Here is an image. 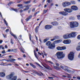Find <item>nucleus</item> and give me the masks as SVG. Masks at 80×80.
<instances>
[{
	"label": "nucleus",
	"mask_w": 80,
	"mask_h": 80,
	"mask_svg": "<svg viewBox=\"0 0 80 80\" xmlns=\"http://www.w3.org/2000/svg\"><path fill=\"white\" fill-rule=\"evenodd\" d=\"M34 54L35 56V57L36 58L38 59V55H37V52H36V51H35V50H34Z\"/></svg>",
	"instance_id": "22"
},
{
	"label": "nucleus",
	"mask_w": 80,
	"mask_h": 80,
	"mask_svg": "<svg viewBox=\"0 0 80 80\" xmlns=\"http://www.w3.org/2000/svg\"><path fill=\"white\" fill-rule=\"evenodd\" d=\"M54 40H55V39H54V38H53V39H51V41H54Z\"/></svg>",
	"instance_id": "52"
},
{
	"label": "nucleus",
	"mask_w": 80,
	"mask_h": 80,
	"mask_svg": "<svg viewBox=\"0 0 80 80\" xmlns=\"http://www.w3.org/2000/svg\"><path fill=\"white\" fill-rule=\"evenodd\" d=\"M70 38H75L77 36V32H72L71 33L69 34Z\"/></svg>",
	"instance_id": "7"
},
{
	"label": "nucleus",
	"mask_w": 80,
	"mask_h": 80,
	"mask_svg": "<svg viewBox=\"0 0 80 80\" xmlns=\"http://www.w3.org/2000/svg\"><path fill=\"white\" fill-rule=\"evenodd\" d=\"M63 38H65V39H67V38H70L69 33H67L66 35H63Z\"/></svg>",
	"instance_id": "13"
},
{
	"label": "nucleus",
	"mask_w": 80,
	"mask_h": 80,
	"mask_svg": "<svg viewBox=\"0 0 80 80\" xmlns=\"http://www.w3.org/2000/svg\"><path fill=\"white\" fill-rule=\"evenodd\" d=\"M16 60V59H12L10 58L8 60H5V61L7 62H13L14 61H15Z\"/></svg>",
	"instance_id": "14"
},
{
	"label": "nucleus",
	"mask_w": 80,
	"mask_h": 80,
	"mask_svg": "<svg viewBox=\"0 0 80 80\" xmlns=\"http://www.w3.org/2000/svg\"><path fill=\"white\" fill-rule=\"evenodd\" d=\"M35 63L36 64V65H38V66L40 67H41V68H43V67L41 66L39 64V63H38V62H35Z\"/></svg>",
	"instance_id": "30"
},
{
	"label": "nucleus",
	"mask_w": 80,
	"mask_h": 80,
	"mask_svg": "<svg viewBox=\"0 0 80 80\" xmlns=\"http://www.w3.org/2000/svg\"><path fill=\"white\" fill-rule=\"evenodd\" d=\"M21 22L22 24H23V19H21Z\"/></svg>",
	"instance_id": "62"
},
{
	"label": "nucleus",
	"mask_w": 80,
	"mask_h": 80,
	"mask_svg": "<svg viewBox=\"0 0 80 80\" xmlns=\"http://www.w3.org/2000/svg\"><path fill=\"white\" fill-rule=\"evenodd\" d=\"M2 35L4 37V38H7V35L5 34V35H4V34H2Z\"/></svg>",
	"instance_id": "45"
},
{
	"label": "nucleus",
	"mask_w": 80,
	"mask_h": 80,
	"mask_svg": "<svg viewBox=\"0 0 80 80\" xmlns=\"http://www.w3.org/2000/svg\"><path fill=\"white\" fill-rule=\"evenodd\" d=\"M1 48H2V50H4L5 49V48L3 47H2V46H1Z\"/></svg>",
	"instance_id": "60"
},
{
	"label": "nucleus",
	"mask_w": 80,
	"mask_h": 80,
	"mask_svg": "<svg viewBox=\"0 0 80 80\" xmlns=\"http://www.w3.org/2000/svg\"><path fill=\"white\" fill-rule=\"evenodd\" d=\"M52 28L53 26L50 25H47L45 26V28L46 30H50V29Z\"/></svg>",
	"instance_id": "9"
},
{
	"label": "nucleus",
	"mask_w": 80,
	"mask_h": 80,
	"mask_svg": "<svg viewBox=\"0 0 80 80\" xmlns=\"http://www.w3.org/2000/svg\"><path fill=\"white\" fill-rule=\"evenodd\" d=\"M5 48H8V47L7 45H5Z\"/></svg>",
	"instance_id": "61"
},
{
	"label": "nucleus",
	"mask_w": 80,
	"mask_h": 80,
	"mask_svg": "<svg viewBox=\"0 0 80 80\" xmlns=\"http://www.w3.org/2000/svg\"><path fill=\"white\" fill-rule=\"evenodd\" d=\"M11 43H12V44L14 43H13V40L12 39H11Z\"/></svg>",
	"instance_id": "39"
},
{
	"label": "nucleus",
	"mask_w": 80,
	"mask_h": 80,
	"mask_svg": "<svg viewBox=\"0 0 80 80\" xmlns=\"http://www.w3.org/2000/svg\"><path fill=\"white\" fill-rule=\"evenodd\" d=\"M10 34H11V35L12 36H13L14 37V38H15L16 39H17V36L13 34V33H12V32H10Z\"/></svg>",
	"instance_id": "27"
},
{
	"label": "nucleus",
	"mask_w": 80,
	"mask_h": 80,
	"mask_svg": "<svg viewBox=\"0 0 80 80\" xmlns=\"http://www.w3.org/2000/svg\"><path fill=\"white\" fill-rule=\"evenodd\" d=\"M43 53H44V55L45 56H47V53H45V52H43Z\"/></svg>",
	"instance_id": "53"
},
{
	"label": "nucleus",
	"mask_w": 80,
	"mask_h": 80,
	"mask_svg": "<svg viewBox=\"0 0 80 80\" xmlns=\"http://www.w3.org/2000/svg\"><path fill=\"white\" fill-rule=\"evenodd\" d=\"M48 9H47L46 10L45 9L44 11H43V14H45V13H47V11H48Z\"/></svg>",
	"instance_id": "31"
},
{
	"label": "nucleus",
	"mask_w": 80,
	"mask_h": 80,
	"mask_svg": "<svg viewBox=\"0 0 80 80\" xmlns=\"http://www.w3.org/2000/svg\"><path fill=\"white\" fill-rule=\"evenodd\" d=\"M71 5V3L68 2H65L62 3V5L64 7H66L68 6H69Z\"/></svg>",
	"instance_id": "8"
},
{
	"label": "nucleus",
	"mask_w": 80,
	"mask_h": 80,
	"mask_svg": "<svg viewBox=\"0 0 80 80\" xmlns=\"http://www.w3.org/2000/svg\"><path fill=\"white\" fill-rule=\"evenodd\" d=\"M35 72L36 74L38 75H39V76H42V75H41V74L40 73H38V72Z\"/></svg>",
	"instance_id": "33"
},
{
	"label": "nucleus",
	"mask_w": 80,
	"mask_h": 80,
	"mask_svg": "<svg viewBox=\"0 0 80 80\" xmlns=\"http://www.w3.org/2000/svg\"><path fill=\"white\" fill-rule=\"evenodd\" d=\"M77 38L78 40H80V35H78L77 37Z\"/></svg>",
	"instance_id": "36"
},
{
	"label": "nucleus",
	"mask_w": 80,
	"mask_h": 80,
	"mask_svg": "<svg viewBox=\"0 0 80 80\" xmlns=\"http://www.w3.org/2000/svg\"><path fill=\"white\" fill-rule=\"evenodd\" d=\"M62 41V39H59L58 40H57L54 42L55 43H60Z\"/></svg>",
	"instance_id": "18"
},
{
	"label": "nucleus",
	"mask_w": 80,
	"mask_h": 80,
	"mask_svg": "<svg viewBox=\"0 0 80 80\" xmlns=\"http://www.w3.org/2000/svg\"><path fill=\"white\" fill-rule=\"evenodd\" d=\"M53 68L54 69H56V70H58L59 69L58 67L57 66H53Z\"/></svg>",
	"instance_id": "32"
},
{
	"label": "nucleus",
	"mask_w": 80,
	"mask_h": 80,
	"mask_svg": "<svg viewBox=\"0 0 80 80\" xmlns=\"http://www.w3.org/2000/svg\"><path fill=\"white\" fill-rule=\"evenodd\" d=\"M2 53H5V51L3 50L2 52Z\"/></svg>",
	"instance_id": "49"
},
{
	"label": "nucleus",
	"mask_w": 80,
	"mask_h": 80,
	"mask_svg": "<svg viewBox=\"0 0 80 80\" xmlns=\"http://www.w3.org/2000/svg\"><path fill=\"white\" fill-rule=\"evenodd\" d=\"M38 55H42V53H40V52H38Z\"/></svg>",
	"instance_id": "59"
},
{
	"label": "nucleus",
	"mask_w": 80,
	"mask_h": 80,
	"mask_svg": "<svg viewBox=\"0 0 80 80\" xmlns=\"http://www.w3.org/2000/svg\"><path fill=\"white\" fill-rule=\"evenodd\" d=\"M64 10L65 11L60 12H59V13L63 16H67V15H68V13H72L73 12L72 8H65L64 9Z\"/></svg>",
	"instance_id": "1"
},
{
	"label": "nucleus",
	"mask_w": 80,
	"mask_h": 80,
	"mask_svg": "<svg viewBox=\"0 0 80 80\" xmlns=\"http://www.w3.org/2000/svg\"><path fill=\"white\" fill-rule=\"evenodd\" d=\"M43 66L44 67V68H46V69H48V70H49V68H50V67L49 66H48V68L44 65H43Z\"/></svg>",
	"instance_id": "35"
},
{
	"label": "nucleus",
	"mask_w": 80,
	"mask_h": 80,
	"mask_svg": "<svg viewBox=\"0 0 80 80\" xmlns=\"http://www.w3.org/2000/svg\"><path fill=\"white\" fill-rule=\"evenodd\" d=\"M38 13V12H36L35 13H34V16L33 17H35V16H36V14H37V13Z\"/></svg>",
	"instance_id": "41"
},
{
	"label": "nucleus",
	"mask_w": 80,
	"mask_h": 80,
	"mask_svg": "<svg viewBox=\"0 0 80 80\" xmlns=\"http://www.w3.org/2000/svg\"><path fill=\"white\" fill-rule=\"evenodd\" d=\"M13 10L15 11V12H17V9H13Z\"/></svg>",
	"instance_id": "47"
},
{
	"label": "nucleus",
	"mask_w": 80,
	"mask_h": 80,
	"mask_svg": "<svg viewBox=\"0 0 80 80\" xmlns=\"http://www.w3.org/2000/svg\"><path fill=\"white\" fill-rule=\"evenodd\" d=\"M29 40L31 41L32 44H35V41L32 40L31 34H30L29 36Z\"/></svg>",
	"instance_id": "17"
},
{
	"label": "nucleus",
	"mask_w": 80,
	"mask_h": 80,
	"mask_svg": "<svg viewBox=\"0 0 80 80\" xmlns=\"http://www.w3.org/2000/svg\"><path fill=\"white\" fill-rule=\"evenodd\" d=\"M30 7V5L25 6V7L26 8H25L23 9V11H25V10H28V9H29V8H29V7Z\"/></svg>",
	"instance_id": "20"
},
{
	"label": "nucleus",
	"mask_w": 80,
	"mask_h": 80,
	"mask_svg": "<svg viewBox=\"0 0 80 80\" xmlns=\"http://www.w3.org/2000/svg\"><path fill=\"white\" fill-rule=\"evenodd\" d=\"M53 38L55 40H58V39H59V36H56L53 37Z\"/></svg>",
	"instance_id": "26"
},
{
	"label": "nucleus",
	"mask_w": 80,
	"mask_h": 80,
	"mask_svg": "<svg viewBox=\"0 0 80 80\" xmlns=\"http://www.w3.org/2000/svg\"><path fill=\"white\" fill-rule=\"evenodd\" d=\"M79 45L76 48L77 51H80V42L78 43Z\"/></svg>",
	"instance_id": "21"
},
{
	"label": "nucleus",
	"mask_w": 80,
	"mask_h": 80,
	"mask_svg": "<svg viewBox=\"0 0 80 80\" xmlns=\"http://www.w3.org/2000/svg\"><path fill=\"white\" fill-rule=\"evenodd\" d=\"M57 49L58 50H63L66 49V47L62 46V47H60V46H58L57 47Z\"/></svg>",
	"instance_id": "10"
},
{
	"label": "nucleus",
	"mask_w": 80,
	"mask_h": 80,
	"mask_svg": "<svg viewBox=\"0 0 80 80\" xmlns=\"http://www.w3.org/2000/svg\"><path fill=\"white\" fill-rule=\"evenodd\" d=\"M63 43H64V44H70V42L68 40H65L63 41Z\"/></svg>",
	"instance_id": "16"
},
{
	"label": "nucleus",
	"mask_w": 80,
	"mask_h": 80,
	"mask_svg": "<svg viewBox=\"0 0 80 80\" xmlns=\"http://www.w3.org/2000/svg\"><path fill=\"white\" fill-rule=\"evenodd\" d=\"M0 75L1 77H4L5 76V72H0Z\"/></svg>",
	"instance_id": "23"
},
{
	"label": "nucleus",
	"mask_w": 80,
	"mask_h": 80,
	"mask_svg": "<svg viewBox=\"0 0 80 80\" xmlns=\"http://www.w3.org/2000/svg\"><path fill=\"white\" fill-rule=\"evenodd\" d=\"M77 79L78 80H80V77H77Z\"/></svg>",
	"instance_id": "54"
},
{
	"label": "nucleus",
	"mask_w": 80,
	"mask_h": 80,
	"mask_svg": "<svg viewBox=\"0 0 80 80\" xmlns=\"http://www.w3.org/2000/svg\"><path fill=\"white\" fill-rule=\"evenodd\" d=\"M35 37H36V40L37 41V40H38V38H37V36L35 35Z\"/></svg>",
	"instance_id": "57"
},
{
	"label": "nucleus",
	"mask_w": 80,
	"mask_h": 80,
	"mask_svg": "<svg viewBox=\"0 0 80 80\" xmlns=\"http://www.w3.org/2000/svg\"><path fill=\"white\" fill-rule=\"evenodd\" d=\"M12 51H13V49H9L8 50V52H12Z\"/></svg>",
	"instance_id": "38"
},
{
	"label": "nucleus",
	"mask_w": 80,
	"mask_h": 80,
	"mask_svg": "<svg viewBox=\"0 0 80 80\" xmlns=\"http://www.w3.org/2000/svg\"><path fill=\"white\" fill-rule=\"evenodd\" d=\"M21 51L22 52V53H24V51H23V49H21Z\"/></svg>",
	"instance_id": "56"
},
{
	"label": "nucleus",
	"mask_w": 80,
	"mask_h": 80,
	"mask_svg": "<svg viewBox=\"0 0 80 80\" xmlns=\"http://www.w3.org/2000/svg\"><path fill=\"white\" fill-rule=\"evenodd\" d=\"M71 3H72V4H75V2L73 1H71Z\"/></svg>",
	"instance_id": "37"
},
{
	"label": "nucleus",
	"mask_w": 80,
	"mask_h": 80,
	"mask_svg": "<svg viewBox=\"0 0 80 80\" xmlns=\"http://www.w3.org/2000/svg\"><path fill=\"white\" fill-rule=\"evenodd\" d=\"M47 2L48 3H50V2H52V0H47Z\"/></svg>",
	"instance_id": "40"
},
{
	"label": "nucleus",
	"mask_w": 80,
	"mask_h": 80,
	"mask_svg": "<svg viewBox=\"0 0 80 80\" xmlns=\"http://www.w3.org/2000/svg\"><path fill=\"white\" fill-rule=\"evenodd\" d=\"M56 65H57V66H58V67H59V64L57 63L56 64Z\"/></svg>",
	"instance_id": "64"
},
{
	"label": "nucleus",
	"mask_w": 80,
	"mask_h": 80,
	"mask_svg": "<svg viewBox=\"0 0 80 80\" xmlns=\"http://www.w3.org/2000/svg\"><path fill=\"white\" fill-rule=\"evenodd\" d=\"M77 17H78V20H80V15H78V16H77Z\"/></svg>",
	"instance_id": "42"
},
{
	"label": "nucleus",
	"mask_w": 80,
	"mask_h": 80,
	"mask_svg": "<svg viewBox=\"0 0 80 80\" xmlns=\"http://www.w3.org/2000/svg\"><path fill=\"white\" fill-rule=\"evenodd\" d=\"M48 40H49V39L48 38H46V39H44L43 40L44 42L46 43V42H47V41H48Z\"/></svg>",
	"instance_id": "29"
},
{
	"label": "nucleus",
	"mask_w": 80,
	"mask_h": 80,
	"mask_svg": "<svg viewBox=\"0 0 80 80\" xmlns=\"http://www.w3.org/2000/svg\"><path fill=\"white\" fill-rule=\"evenodd\" d=\"M42 22H43V20L39 24V26H38L36 27L35 29V32H36V33H38V28H39V26H40V25H41V23H42Z\"/></svg>",
	"instance_id": "12"
},
{
	"label": "nucleus",
	"mask_w": 80,
	"mask_h": 80,
	"mask_svg": "<svg viewBox=\"0 0 80 80\" xmlns=\"http://www.w3.org/2000/svg\"><path fill=\"white\" fill-rule=\"evenodd\" d=\"M48 62H49L50 63H51V64H53V62H52L50 61H48Z\"/></svg>",
	"instance_id": "51"
},
{
	"label": "nucleus",
	"mask_w": 80,
	"mask_h": 80,
	"mask_svg": "<svg viewBox=\"0 0 80 80\" xmlns=\"http://www.w3.org/2000/svg\"><path fill=\"white\" fill-rule=\"evenodd\" d=\"M2 42H3V41L2 40H0V43H2Z\"/></svg>",
	"instance_id": "63"
},
{
	"label": "nucleus",
	"mask_w": 80,
	"mask_h": 80,
	"mask_svg": "<svg viewBox=\"0 0 80 80\" xmlns=\"http://www.w3.org/2000/svg\"><path fill=\"white\" fill-rule=\"evenodd\" d=\"M32 18V15H30L26 19V20L27 22H28V20H30Z\"/></svg>",
	"instance_id": "19"
},
{
	"label": "nucleus",
	"mask_w": 80,
	"mask_h": 80,
	"mask_svg": "<svg viewBox=\"0 0 80 80\" xmlns=\"http://www.w3.org/2000/svg\"><path fill=\"white\" fill-rule=\"evenodd\" d=\"M29 64L30 66H31V67H32L33 68H36V66L33 65V64L32 63H30Z\"/></svg>",
	"instance_id": "24"
},
{
	"label": "nucleus",
	"mask_w": 80,
	"mask_h": 80,
	"mask_svg": "<svg viewBox=\"0 0 80 80\" xmlns=\"http://www.w3.org/2000/svg\"><path fill=\"white\" fill-rule=\"evenodd\" d=\"M55 55L57 56L58 59H62V58H63L65 57V54H63V52H58Z\"/></svg>",
	"instance_id": "2"
},
{
	"label": "nucleus",
	"mask_w": 80,
	"mask_h": 80,
	"mask_svg": "<svg viewBox=\"0 0 80 80\" xmlns=\"http://www.w3.org/2000/svg\"><path fill=\"white\" fill-rule=\"evenodd\" d=\"M13 3V2H10L8 4V5H10L11 4H12Z\"/></svg>",
	"instance_id": "43"
},
{
	"label": "nucleus",
	"mask_w": 80,
	"mask_h": 80,
	"mask_svg": "<svg viewBox=\"0 0 80 80\" xmlns=\"http://www.w3.org/2000/svg\"><path fill=\"white\" fill-rule=\"evenodd\" d=\"M70 27L71 28H74L78 26V22H70Z\"/></svg>",
	"instance_id": "4"
},
{
	"label": "nucleus",
	"mask_w": 80,
	"mask_h": 80,
	"mask_svg": "<svg viewBox=\"0 0 80 80\" xmlns=\"http://www.w3.org/2000/svg\"><path fill=\"white\" fill-rule=\"evenodd\" d=\"M32 12H35V8H33L32 10Z\"/></svg>",
	"instance_id": "50"
},
{
	"label": "nucleus",
	"mask_w": 80,
	"mask_h": 80,
	"mask_svg": "<svg viewBox=\"0 0 80 80\" xmlns=\"http://www.w3.org/2000/svg\"><path fill=\"white\" fill-rule=\"evenodd\" d=\"M68 58L70 60H73L74 58V53L73 52H71L70 53L68 54Z\"/></svg>",
	"instance_id": "6"
},
{
	"label": "nucleus",
	"mask_w": 80,
	"mask_h": 80,
	"mask_svg": "<svg viewBox=\"0 0 80 80\" xmlns=\"http://www.w3.org/2000/svg\"><path fill=\"white\" fill-rule=\"evenodd\" d=\"M8 31H9V29H8L6 30V32L8 33Z\"/></svg>",
	"instance_id": "48"
},
{
	"label": "nucleus",
	"mask_w": 80,
	"mask_h": 80,
	"mask_svg": "<svg viewBox=\"0 0 80 80\" xmlns=\"http://www.w3.org/2000/svg\"><path fill=\"white\" fill-rule=\"evenodd\" d=\"M3 20L4 21L5 23V24L7 25V26H8V23H7V21H6L5 19H4Z\"/></svg>",
	"instance_id": "34"
},
{
	"label": "nucleus",
	"mask_w": 80,
	"mask_h": 80,
	"mask_svg": "<svg viewBox=\"0 0 80 80\" xmlns=\"http://www.w3.org/2000/svg\"><path fill=\"white\" fill-rule=\"evenodd\" d=\"M64 71H68V73H70L72 72V71L69 69H68L67 68H66L64 69Z\"/></svg>",
	"instance_id": "25"
},
{
	"label": "nucleus",
	"mask_w": 80,
	"mask_h": 80,
	"mask_svg": "<svg viewBox=\"0 0 80 80\" xmlns=\"http://www.w3.org/2000/svg\"><path fill=\"white\" fill-rule=\"evenodd\" d=\"M8 65H10V66H11L12 65V64L11 63H10V64H8V65H7L6 66H8Z\"/></svg>",
	"instance_id": "58"
},
{
	"label": "nucleus",
	"mask_w": 80,
	"mask_h": 80,
	"mask_svg": "<svg viewBox=\"0 0 80 80\" xmlns=\"http://www.w3.org/2000/svg\"><path fill=\"white\" fill-rule=\"evenodd\" d=\"M53 5V3L51 4L50 5V7H52Z\"/></svg>",
	"instance_id": "44"
},
{
	"label": "nucleus",
	"mask_w": 80,
	"mask_h": 80,
	"mask_svg": "<svg viewBox=\"0 0 80 80\" xmlns=\"http://www.w3.org/2000/svg\"><path fill=\"white\" fill-rule=\"evenodd\" d=\"M51 24L53 26H57L58 25V23L57 22L55 21L51 22Z\"/></svg>",
	"instance_id": "15"
},
{
	"label": "nucleus",
	"mask_w": 80,
	"mask_h": 80,
	"mask_svg": "<svg viewBox=\"0 0 80 80\" xmlns=\"http://www.w3.org/2000/svg\"><path fill=\"white\" fill-rule=\"evenodd\" d=\"M31 2V0H29V1H27L26 2H23V3H25V4H28V3H30V2Z\"/></svg>",
	"instance_id": "28"
},
{
	"label": "nucleus",
	"mask_w": 80,
	"mask_h": 80,
	"mask_svg": "<svg viewBox=\"0 0 80 80\" xmlns=\"http://www.w3.org/2000/svg\"><path fill=\"white\" fill-rule=\"evenodd\" d=\"M33 2L35 3H37V0H34Z\"/></svg>",
	"instance_id": "55"
},
{
	"label": "nucleus",
	"mask_w": 80,
	"mask_h": 80,
	"mask_svg": "<svg viewBox=\"0 0 80 80\" xmlns=\"http://www.w3.org/2000/svg\"><path fill=\"white\" fill-rule=\"evenodd\" d=\"M71 8L72 9V10H74V11H77L78 10V8L77 6H72L71 7Z\"/></svg>",
	"instance_id": "11"
},
{
	"label": "nucleus",
	"mask_w": 80,
	"mask_h": 80,
	"mask_svg": "<svg viewBox=\"0 0 80 80\" xmlns=\"http://www.w3.org/2000/svg\"><path fill=\"white\" fill-rule=\"evenodd\" d=\"M48 78L49 79H53V77H48Z\"/></svg>",
	"instance_id": "46"
},
{
	"label": "nucleus",
	"mask_w": 80,
	"mask_h": 80,
	"mask_svg": "<svg viewBox=\"0 0 80 80\" xmlns=\"http://www.w3.org/2000/svg\"><path fill=\"white\" fill-rule=\"evenodd\" d=\"M50 44H51V42L50 41L47 42L46 43V45L49 46L48 48L49 49H53V48L55 47V45L54 44H52L50 45Z\"/></svg>",
	"instance_id": "5"
},
{
	"label": "nucleus",
	"mask_w": 80,
	"mask_h": 80,
	"mask_svg": "<svg viewBox=\"0 0 80 80\" xmlns=\"http://www.w3.org/2000/svg\"><path fill=\"white\" fill-rule=\"evenodd\" d=\"M7 79L11 80H17V76H13V73H12L6 77Z\"/></svg>",
	"instance_id": "3"
}]
</instances>
